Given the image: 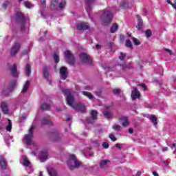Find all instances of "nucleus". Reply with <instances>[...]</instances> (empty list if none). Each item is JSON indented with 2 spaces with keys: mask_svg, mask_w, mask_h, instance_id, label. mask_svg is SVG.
<instances>
[{
  "mask_svg": "<svg viewBox=\"0 0 176 176\" xmlns=\"http://www.w3.org/2000/svg\"><path fill=\"white\" fill-rule=\"evenodd\" d=\"M34 130H35V125H32L29 129V133L26 134L23 138V142L27 145H32V138L34 137Z\"/></svg>",
  "mask_w": 176,
  "mask_h": 176,
  "instance_id": "nucleus-4",
  "label": "nucleus"
},
{
  "mask_svg": "<svg viewBox=\"0 0 176 176\" xmlns=\"http://www.w3.org/2000/svg\"><path fill=\"white\" fill-rule=\"evenodd\" d=\"M16 20L19 23L22 24V26L21 27V31H24V24L25 23V16H24V14L23 12H16L15 14Z\"/></svg>",
  "mask_w": 176,
  "mask_h": 176,
  "instance_id": "nucleus-6",
  "label": "nucleus"
},
{
  "mask_svg": "<svg viewBox=\"0 0 176 176\" xmlns=\"http://www.w3.org/2000/svg\"><path fill=\"white\" fill-rule=\"evenodd\" d=\"M133 90L131 91V98L133 100H137V98H140V91H138V89L135 87H132Z\"/></svg>",
  "mask_w": 176,
  "mask_h": 176,
  "instance_id": "nucleus-11",
  "label": "nucleus"
},
{
  "mask_svg": "<svg viewBox=\"0 0 176 176\" xmlns=\"http://www.w3.org/2000/svg\"><path fill=\"white\" fill-rule=\"evenodd\" d=\"M166 52H168V53H169V54H173V52L168 49H165Z\"/></svg>",
  "mask_w": 176,
  "mask_h": 176,
  "instance_id": "nucleus-57",
  "label": "nucleus"
},
{
  "mask_svg": "<svg viewBox=\"0 0 176 176\" xmlns=\"http://www.w3.org/2000/svg\"><path fill=\"white\" fill-rule=\"evenodd\" d=\"M116 148H117L118 149H122V145L120 144H116Z\"/></svg>",
  "mask_w": 176,
  "mask_h": 176,
  "instance_id": "nucleus-51",
  "label": "nucleus"
},
{
  "mask_svg": "<svg viewBox=\"0 0 176 176\" xmlns=\"http://www.w3.org/2000/svg\"><path fill=\"white\" fill-rule=\"evenodd\" d=\"M44 78L47 79L49 78V71L47 67H45L43 69Z\"/></svg>",
  "mask_w": 176,
  "mask_h": 176,
  "instance_id": "nucleus-30",
  "label": "nucleus"
},
{
  "mask_svg": "<svg viewBox=\"0 0 176 176\" xmlns=\"http://www.w3.org/2000/svg\"><path fill=\"white\" fill-rule=\"evenodd\" d=\"M98 112L96 110H92L91 112V118H87V123H89L90 124H93L94 123V120H97V115Z\"/></svg>",
  "mask_w": 176,
  "mask_h": 176,
  "instance_id": "nucleus-8",
  "label": "nucleus"
},
{
  "mask_svg": "<svg viewBox=\"0 0 176 176\" xmlns=\"http://www.w3.org/2000/svg\"><path fill=\"white\" fill-rule=\"evenodd\" d=\"M41 109H43V111H49V109H50V104L46 103L43 104L41 105Z\"/></svg>",
  "mask_w": 176,
  "mask_h": 176,
  "instance_id": "nucleus-31",
  "label": "nucleus"
},
{
  "mask_svg": "<svg viewBox=\"0 0 176 176\" xmlns=\"http://www.w3.org/2000/svg\"><path fill=\"white\" fill-rule=\"evenodd\" d=\"M95 0H85V9L87 13L91 12V5H93Z\"/></svg>",
  "mask_w": 176,
  "mask_h": 176,
  "instance_id": "nucleus-14",
  "label": "nucleus"
},
{
  "mask_svg": "<svg viewBox=\"0 0 176 176\" xmlns=\"http://www.w3.org/2000/svg\"><path fill=\"white\" fill-rule=\"evenodd\" d=\"M137 19H138V30H141V28H142V19L141 18V16H140V15H137L136 16Z\"/></svg>",
  "mask_w": 176,
  "mask_h": 176,
  "instance_id": "nucleus-22",
  "label": "nucleus"
},
{
  "mask_svg": "<svg viewBox=\"0 0 176 176\" xmlns=\"http://www.w3.org/2000/svg\"><path fill=\"white\" fill-rule=\"evenodd\" d=\"M102 92L101 91H96V96H98V97L101 96Z\"/></svg>",
  "mask_w": 176,
  "mask_h": 176,
  "instance_id": "nucleus-54",
  "label": "nucleus"
},
{
  "mask_svg": "<svg viewBox=\"0 0 176 176\" xmlns=\"http://www.w3.org/2000/svg\"><path fill=\"white\" fill-rule=\"evenodd\" d=\"M0 167L2 170H6L8 168L6 161L2 157H0Z\"/></svg>",
  "mask_w": 176,
  "mask_h": 176,
  "instance_id": "nucleus-21",
  "label": "nucleus"
},
{
  "mask_svg": "<svg viewBox=\"0 0 176 176\" xmlns=\"http://www.w3.org/2000/svg\"><path fill=\"white\" fill-rule=\"evenodd\" d=\"M132 41L134 45H135L136 46H138V45H141V43L140 42V41L134 37L132 38Z\"/></svg>",
  "mask_w": 176,
  "mask_h": 176,
  "instance_id": "nucleus-39",
  "label": "nucleus"
},
{
  "mask_svg": "<svg viewBox=\"0 0 176 176\" xmlns=\"http://www.w3.org/2000/svg\"><path fill=\"white\" fill-rule=\"evenodd\" d=\"M145 34H146V38H149V36H152V31H151V30H147L145 32Z\"/></svg>",
  "mask_w": 176,
  "mask_h": 176,
  "instance_id": "nucleus-42",
  "label": "nucleus"
},
{
  "mask_svg": "<svg viewBox=\"0 0 176 176\" xmlns=\"http://www.w3.org/2000/svg\"><path fill=\"white\" fill-rule=\"evenodd\" d=\"M140 86L143 87L144 91L146 90V85H145V84H141Z\"/></svg>",
  "mask_w": 176,
  "mask_h": 176,
  "instance_id": "nucleus-55",
  "label": "nucleus"
},
{
  "mask_svg": "<svg viewBox=\"0 0 176 176\" xmlns=\"http://www.w3.org/2000/svg\"><path fill=\"white\" fill-rule=\"evenodd\" d=\"M113 14L109 10H102V15L100 19L102 21L103 25H108L112 21Z\"/></svg>",
  "mask_w": 176,
  "mask_h": 176,
  "instance_id": "nucleus-2",
  "label": "nucleus"
},
{
  "mask_svg": "<svg viewBox=\"0 0 176 176\" xmlns=\"http://www.w3.org/2000/svg\"><path fill=\"white\" fill-rule=\"evenodd\" d=\"M153 175L154 176H159V173H157L156 171L153 172Z\"/></svg>",
  "mask_w": 176,
  "mask_h": 176,
  "instance_id": "nucleus-58",
  "label": "nucleus"
},
{
  "mask_svg": "<svg viewBox=\"0 0 176 176\" xmlns=\"http://www.w3.org/2000/svg\"><path fill=\"white\" fill-rule=\"evenodd\" d=\"M25 8H28V9H31V8H34V5H32L30 2H25Z\"/></svg>",
  "mask_w": 176,
  "mask_h": 176,
  "instance_id": "nucleus-40",
  "label": "nucleus"
},
{
  "mask_svg": "<svg viewBox=\"0 0 176 176\" xmlns=\"http://www.w3.org/2000/svg\"><path fill=\"white\" fill-rule=\"evenodd\" d=\"M53 58H54V60L55 61V63H59L60 57L58 56V55L56 53L54 54Z\"/></svg>",
  "mask_w": 176,
  "mask_h": 176,
  "instance_id": "nucleus-37",
  "label": "nucleus"
},
{
  "mask_svg": "<svg viewBox=\"0 0 176 176\" xmlns=\"http://www.w3.org/2000/svg\"><path fill=\"white\" fill-rule=\"evenodd\" d=\"M23 166H25V167H28L27 170H30L29 173H32V168H31V166H30V164H31V163L30 162V161H28V159H27V157H23Z\"/></svg>",
  "mask_w": 176,
  "mask_h": 176,
  "instance_id": "nucleus-17",
  "label": "nucleus"
},
{
  "mask_svg": "<svg viewBox=\"0 0 176 176\" xmlns=\"http://www.w3.org/2000/svg\"><path fill=\"white\" fill-rule=\"evenodd\" d=\"M25 118H27V116L25 114H23L21 116V120H24V119H25Z\"/></svg>",
  "mask_w": 176,
  "mask_h": 176,
  "instance_id": "nucleus-56",
  "label": "nucleus"
},
{
  "mask_svg": "<svg viewBox=\"0 0 176 176\" xmlns=\"http://www.w3.org/2000/svg\"><path fill=\"white\" fill-rule=\"evenodd\" d=\"M171 5H172L173 8H174V9H176V2L173 4L172 3Z\"/></svg>",
  "mask_w": 176,
  "mask_h": 176,
  "instance_id": "nucleus-62",
  "label": "nucleus"
},
{
  "mask_svg": "<svg viewBox=\"0 0 176 176\" xmlns=\"http://www.w3.org/2000/svg\"><path fill=\"white\" fill-rule=\"evenodd\" d=\"M60 74L61 79H63V80H65L68 76V71L67 70V67H62L60 69Z\"/></svg>",
  "mask_w": 176,
  "mask_h": 176,
  "instance_id": "nucleus-12",
  "label": "nucleus"
},
{
  "mask_svg": "<svg viewBox=\"0 0 176 176\" xmlns=\"http://www.w3.org/2000/svg\"><path fill=\"white\" fill-rule=\"evenodd\" d=\"M162 151H163L164 152H166V151H168V148L164 147V148H162Z\"/></svg>",
  "mask_w": 176,
  "mask_h": 176,
  "instance_id": "nucleus-60",
  "label": "nucleus"
},
{
  "mask_svg": "<svg viewBox=\"0 0 176 176\" xmlns=\"http://www.w3.org/2000/svg\"><path fill=\"white\" fill-rule=\"evenodd\" d=\"M16 86H17V80H13L12 81H11L10 82L9 87L7 89L8 93L10 91H13V90H14V89H16Z\"/></svg>",
  "mask_w": 176,
  "mask_h": 176,
  "instance_id": "nucleus-15",
  "label": "nucleus"
},
{
  "mask_svg": "<svg viewBox=\"0 0 176 176\" xmlns=\"http://www.w3.org/2000/svg\"><path fill=\"white\" fill-rule=\"evenodd\" d=\"M50 175H51V176H58L57 175V172L56 171L50 172Z\"/></svg>",
  "mask_w": 176,
  "mask_h": 176,
  "instance_id": "nucleus-50",
  "label": "nucleus"
},
{
  "mask_svg": "<svg viewBox=\"0 0 176 176\" xmlns=\"http://www.w3.org/2000/svg\"><path fill=\"white\" fill-rule=\"evenodd\" d=\"M109 163V160H103L100 162V166L101 168H104V167H107V164Z\"/></svg>",
  "mask_w": 176,
  "mask_h": 176,
  "instance_id": "nucleus-29",
  "label": "nucleus"
},
{
  "mask_svg": "<svg viewBox=\"0 0 176 176\" xmlns=\"http://www.w3.org/2000/svg\"><path fill=\"white\" fill-rule=\"evenodd\" d=\"M113 129L116 130V131H120V126L118 124H114L113 126Z\"/></svg>",
  "mask_w": 176,
  "mask_h": 176,
  "instance_id": "nucleus-43",
  "label": "nucleus"
},
{
  "mask_svg": "<svg viewBox=\"0 0 176 176\" xmlns=\"http://www.w3.org/2000/svg\"><path fill=\"white\" fill-rule=\"evenodd\" d=\"M118 28H119V25L117 23H113L110 28V32H111L112 34L116 32V31H118Z\"/></svg>",
  "mask_w": 176,
  "mask_h": 176,
  "instance_id": "nucleus-25",
  "label": "nucleus"
},
{
  "mask_svg": "<svg viewBox=\"0 0 176 176\" xmlns=\"http://www.w3.org/2000/svg\"><path fill=\"white\" fill-rule=\"evenodd\" d=\"M109 138L111 140V141H116V138L113 134L109 135Z\"/></svg>",
  "mask_w": 176,
  "mask_h": 176,
  "instance_id": "nucleus-47",
  "label": "nucleus"
},
{
  "mask_svg": "<svg viewBox=\"0 0 176 176\" xmlns=\"http://www.w3.org/2000/svg\"><path fill=\"white\" fill-rule=\"evenodd\" d=\"M125 57H126V54L121 52L120 56H119L120 60H121V61H123Z\"/></svg>",
  "mask_w": 176,
  "mask_h": 176,
  "instance_id": "nucleus-45",
  "label": "nucleus"
},
{
  "mask_svg": "<svg viewBox=\"0 0 176 176\" xmlns=\"http://www.w3.org/2000/svg\"><path fill=\"white\" fill-rule=\"evenodd\" d=\"M122 69H131V65H130V63L129 64H124L122 65Z\"/></svg>",
  "mask_w": 176,
  "mask_h": 176,
  "instance_id": "nucleus-36",
  "label": "nucleus"
},
{
  "mask_svg": "<svg viewBox=\"0 0 176 176\" xmlns=\"http://www.w3.org/2000/svg\"><path fill=\"white\" fill-rule=\"evenodd\" d=\"M113 94H116V96H118V94H120V89H113Z\"/></svg>",
  "mask_w": 176,
  "mask_h": 176,
  "instance_id": "nucleus-44",
  "label": "nucleus"
},
{
  "mask_svg": "<svg viewBox=\"0 0 176 176\" xmlns=\"http://www.w3.org/2000/svg\"><path fill=\"white\" fill-rule=\"evenodd\" d=\"M102 146L104 149H108V148H109V144L107 142H103Z\"/></svg>",
  "mask_w": 176,
  "mask_h": 176,
  "instance_id": "nucleus-46",
  "label": "nucleus"
},
{
  "mask_svg": "<svg viewBox=\"0 0 176 176\" xmlns=\"http://www.w3.org/2000/svg\"><path fill=\"white\" fill-rule=\"evenodd\" d=\"M21 45L19 42L15 43V44L11 48V56H15L20 50Z\"/></svg>",
  "mask_w": 176,
  "mask_h": 176,
  "instance_id": "nucleus-9",
  "label": "nucleus"
},
{
  "mask_svg": "<svg viewBox=\"0 0 176 176\" xmlns=\"http://www.w3.org/2000/svg\"><path fill=\"white\" fill-rule=\"evenodd\" d=\"M10 71L12 76H14V78L19 77V72H17V65H16V64L13 65V66L10 69Z\"/></svg>",
  "mask_w": 176,
  "mask_h": 176,
  "instance_id": "nucleus-13",
  "label": "nucleus"
},
{
  "mask_svg": "<svg viewBox=\"0 0 176 176\" xmlns=\"http://www.w3.org/2000/svg\"><path fill=\"white\" fill-rule=\"evenodd\" d=\"M62 93H63L65 96H67L66 100L68 105L72 107V108L75 109V111H77V112H81L82 113L86 112V107H85V104H82L80 103L74 104L75 98L71 94V90L63 89Z\"/></svg>",
  "mask_w": 176,
  "mask_h": 176,
  "instance_id": "nucleus-1",
  "label": "nucleus"
},
{
  "mask_svg": "<svg viewBox=\"0 0 176 176\" xmlns=\"http://www.w3.org/2000/svg\"><path fill=\"white\" fill-rule=\"evenodd\" d=\"M103 115L104 118H107V119H111V118H112V113L108 112L107 111H104L103 112Z\"/></svg>",
  "mask_w": 176,
  "mask_h": 176,
  "instance_id": "nucleus-33",
  "label": "nucleus"
},
{
  "mask_svg": "<svg viewBox=\"0 0 176 176\" xmlns=\"http://www.w3.org/2000/svg\"><path fill=\"white\" fill-rule=\"evenodd\" d=\"M41 124H52L50 122V117L49 116H45L41 119Z\"/></svg>",
  "mask_w": 176,
  "mask_h": 176,
  "instance_id": "nucleus-20",
  "label": "nucleus"
},
{
  "mask_svg": "<svg viewBox=\"0 0 176 176\" xmlns=\"http://www.w3.org/2000/svg\"><path fill=\"white\" fill-rule=\"evenodd\" d=\"M6 130L7 131H9L10 133V131H12V120H8V124L6 126Z\"/></svg>",
  "mask_w": 176,
  "mask_h": 176,
  "instance_id": "nucleus-35",
  "label": "nucleus"
},
{
  "mask_svg": "<svg viewBox=\"0 0 176 176\" xmlns=\"http://www.w3.org/2000/svg\"><path fill=\"white\" fill-rule=\"evenodd\" d=\"M48 156H49V154L47 153V151L45 150L40 152L38 157L40 159V161L42 163H43V162H46V160H47Z\"/></svg>",
  "mask_w": 176,
  "mask_h": 176,
  "instance_id": "nucleus-10",
  "label": "nucleus"
},
{
  "mask_svg": "<svg viewBox=\"0 0 176 176\" xmlns=\"http://www.w3.org/2000/svg\"><path fill=\"white\" fill-rule=\"evenodd\" d=\"M31 74V65L30 63H28L26 65V75L28 76Z\"/></svg>",
  "mask_w": 176,
  "mask_h": 176,
  "instance_id": "nucleus-32",
  "label": "nucleus"
},
{
  "mask_svg": "<svg viewBox=\"0 0 176 176\" xmlns=\"http://www.w3.org/2000/svg\"><path fill=\"white\" fill-rule=\"evenodd\" d=\"M28 89H30V81L27 80L23 85L22 93H27V91H28Z\"/></svg>",
  "mask_w": 176,
  "mask_h": 176,
  "instance_id": "nucleus-23",
  "label": "nucleus"
},
{
  "mask_svg": "<svg viewBox=\"0 0 176 176\" xmlns=\"http://www.w3.org/2000/svg\"><path fill=\"white\" fill-rule=\"evenodd\" d=\"M40 2L43 6V8H46V0H40Z\"/></svg>",
  "mask_w": 176,
  "mask_h": 176,
  "instance_id": "nucleus-48",
  "label": "nucleus"
},
{
  "mask_svg": "<svg viewBox=\"0 0 176 176\" xmlns=\"http://www.w3.org/2000/svg\"><path fill=\"white\" fill-rule=\"evenodd\" d=\"M136 176H141V172H138L137 173H136Z\"/></svg>",
  "mask_w": 176,
  "mask_h": 176,
  "instance_id": "nucleus-63",
  "label": "nucleus"
},
{
  "mask_svg": "<svg viewBox=\"0 0 176 176\" xmlns=\"http://www.w3.org/2000/svg\"><path fill=\"white\" fill-rule=\"evenodd\" d=\"M80 59L82 63H85L86 64H91L93 60L90 58V56L85 53H82L80 54Z\"/></svg>",
  "mask_w": 176,
  "mask_h": 176,
  "instance_id": "nucleus-7",
  "label": "nucleus"
},
{
  "mask_svg": "<svg viewBox=\"0 0 176 176\" xmlns=\"http://www.w3.org/2000/svg\"><path fill=\"white\" fill-rule=\"evenodd\" d=\"M82 94H83V96H85V97H88L89 100L94 99V96H93V94H91L90 92L82 91Z\"/></svg>",
  "mask_w": 176,
  "mask_h": 176,
  "instance_id": "nucleus-27",
  "label": "nucleus"
},
{
  "mask_svg": "<svg viewBox=\"0 0 176 176\" xmlns=\"http://www.w3.org/2000/svg\"><path fill=\"white\" fill-rule=\"evenodd\" d=\"M1 109L4 115H8L9 113V108L8 107V104H6V102H1Z\"/></svg>",
  "mask_w": 176,
  "mask_h": 176,
  "instance_id": "nucleus-16",
  "label": "nucleus"
},
{
  "mask_svg": "<svg viewBox=\"0 0 176 176\" xmlns=\"http://www.w3.org/2000/svg\"><path fill=\"white\" fill-rule=\"evenodd\" d=\"M149 120H151V122H152V123H153L155 126L157 124V118H156V116H155V115L150 116Z\"/></svg>",
  "mask_w": 176,
  "mask_h": 176,
  "instance_id": "nucleus-26",
  "label": "nucleus"
},
{
  "mask_svg": "<svg viewBox=\"0 0 176 176\" xmlns=\"http://www.w3.org/2000/svg\"><path fill=\"white\" fill-rule=\"evenodd\" d=\"M77 30L82 31V30H89V24L86 23H81L77 25Z\"/></svg>",
  "mask_w": 176,
  "mask_h": 176,
  "instance_id": "nucleus-19",
  "label": "nucleus"
},
{
  "mask_svg": "<svg viewBox=\"0 0 176 176\" xmlns=\"http://www.w3.org/2000/svg\"><path fill=\"white\" fill-rule=\"evenodd\" d=\"M65 57L68 64H70V65H75V57L74 56V54H72V52H71V51L69 50L65 51Z\"/></svg>",
  "mask_w": 176,
  "mask_h": 176,
  "instance_id": "nucleus-5",
  "label": "nucleus"
},
{
  "mask_svg": "<svg viewBox=\"0 0 176 176\" xmlns=\"http://www.w3.org/2000/svg\"><path fill=\"white\" fill-rule=\"evenodd\" d=\"M58 5V0H55L51 3L50 8L51 9H52V10H54L56 9Z\"/></svg>",
  "mask_w": 176,
  "mask_h": 176,
  "instance_id": "nucleus-28",
  "label": "nucleus"
},
{
  "mask_svg": "<svg viewBox=\"0 0 176 176\" xmlns=\"http://www.w3.org/2000/svg\"><path fill=\"white\" fill-rule=\"evenodd\" d=\"M129 134H133V133H134V129H133V128H130L129 129Z\"/></svg>",
  "mask_w": 176,
  "mask_h": 176,
  "instance_id": "nucleus-53",
  "label": "nucleus"
},
{
  "mask_svg": "<svg viewBox=\"0 0 176 176\" xmlns=\"http://www.w3.org/2000/svg\"><path fill=\"white\" fill-rule=\"evenodd\" d=\"M3 8H8V3H5L4 4H3Z\"/></svg>",
  "mask_w": 176,
  "mask_h": 176,
  "instance_id": "nucleus-61",
  "label": "nucleus"
},
{
  "mask_svg": "<svg viewBox=\"0 0 176 176\" xmlns=\"http://www.w3.org/2000/svg\"><path fill=\"white\" fill-rule=\"evenodd\" d=\"M122 124L124 127H127L129 126V119L127 117L121 118Z\"/></svg>",
  "mask_w": 176,
  "mask_h": 176,
  "instance_id": "nucleus-24",
  "label": "nucleus"
},
{
  "mask_svg": "<svg viewBox=\"0 0 176 176\" xmlns=\"http://www.w3.org/2000/svg\"><path fill=\"white\" fill-rule=\"evenodd\" d=\"M171 149H172V151H173V153H175V152H176V145H175V143L173 144Z\"/></svg>",
  "mask_w": 176,
  "mask_h": 176,
  "instance_id": "nucleus-49",
  "label": "nucleus"
},
{
  "mask_svg": "<svg viewBox=\"0 0 176 176\" xmlns=\"http://www.w3.org/2000/svg\"><path fill=\"white\" fill-rule=\"evenodd\" d=\"M125 46H126V47H129V49H133V43H131V41L126 40L125 43Z\"/></svg>",
  "mask_w": 176,
  "mask_h": 176,
  "instance_id": "nucleus-34",
  "label": "nucleus"
},
{
  "mask_svg": "<svg viewBox=\"0 0 176 176\" xmlns=\"http://www.w3.org/2000/svg\"><path fill=\"white\" fill-rule=\"evenodd\" d=\"M166 1H167V3H169V5H173V3H171L170 0H166Z\"/></svg>",
  "mask_w": 176,
  "mask_h": 176,
  "instance_id": "nucleus-64",
  "label": "nucleus"
},
{
  "mask_svg": "<svg viewBox=\"0 0 176 176\" xmlns=\"http://www.w3.org/2000/svg\"><path fill=\"white\" fill-rule=\"evenodd\" d=\"M51 140H52V141H54V142H56L60 141V140H61V136H60V134H58V133H57V132L52 133V136H51Z\"/></svg>",
  "mask_w": 176,
  "mask_h": 176,
  "instance_id": "nucleus-18",
  "label": "nucleus"
},
{
  "mask_svg": "<svg viewBox=\"0 0 176 176\" xmlns=\"http://www.w3.org/2000/svg\"><path fill=\"white\" fill-rule=\"evenodd\" d=\"M96 49H98V50L101 49V45H96Z\"/></svg>",
  "mask_w": 176,
  "mask_h": 176,
  "instance_id": "nucleus-59",
  "label": "nucleus"
},
{
  "mask_svg": "<svg viewBox=\"0 0 176 176\" xmlns=\"http://www.w3.org/2000/svg\"><path fill=\"white\" fill-rule=\"evenodd\" d=\"M67 166H69V170H74V168H78V167H80L82 164L76 160V156H75V155H70L69 160L67 161Z\"/></svg>",
  "mask_w": 176,
  "mask_h": 176,
  "instance_id": "nucleus-3",
  "label": "nucleus"
},
{
  "mask_svg": "<svg viewBox=\"0 0 176 176\" xmlns=\"http://www.w3.org/2000/svg\"><path fill=\"white\" fill-rule=\"evenodd\" d=\"M65 5H67V2L65 1V0H63L58 5V8L59 9H63Z\"/></svg>",
  "mask_w": 176,
  "mask_h": 176,
  "instance_id": "nucleus-38",
  "label": "nucleus"
},
{
  "mask_svg": "<svg viewBox=\"0 0 176 176\" xmlns=\"http://www.w3.org/2000/svg\"><path fill=\"white\" fill-rule=\"evenodd\" d=\"M121 6H122V8H129V3H127L126 1H122Z\"/></svg>",
  "mask_w": 176,
  "mask_h": 176,
  "instance_id": "nucleus-41",
  "label": "nucleus"
},
{
  "mask_svg": "<svg viewBox=\"0 0 176 176\" xmlns=\"http://www.w3.org/2000/svg\"><path fill=\"white\" fill-rule=\"evenodd\" d=\"M72 119V117L71 116H68L66 118V122H69V120H71Z\"/></svg>",
  "mask_w": 176,
  "mask_h": 176,
  "instance_id": "nucleus-52",
  "label": "nucleus"
}]
</instances>
